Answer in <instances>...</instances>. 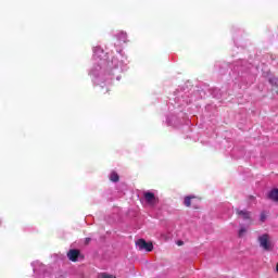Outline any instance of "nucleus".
<instances>
[{"label":"nucleus","mask_w":278,"mask_h":278,"mask_svg":"<svg viewBox=\"0 0 278 278\" xmlns=\"http://www.w3.org/2000/svg\"><path fill=\"white\" fill-rule=\"evenodd\" d=\"M105 49L106 52L101 46L93 48V66L89 71L94 86H99L103 94L110 91L114 77H116L117 81H121V73L127 71L128 63L121 46L114 45Z\"/></svg>","instance_id":"f257e3e1"},{"label":"nucleus","mask_w":278,"mask_h":278,"mask_svg":"<svg viewBox=\"0 0 278 278\" xmlns=\"http://www.w3.org/2000/svg\"><path fill=\"white\" fill-rule=\"evenodd\" d=\"M199 99V91H192L188 87L178 88L174 92V112L166 116L167 127H179L186 125L190 129V118L186 116L184 109L192 101Z\"/></svg>","instance_id":"f03ea898"},{"label":"nucleus","mask_w":278,"mask_h":278,"mask_svg":"<svg viewBox=\"0 0 278 278\" xmlns=\"http://www.w3.org/2000/svg\"><path fill=\"white\" fill-rule=\"evenodd\" d=\"M230 76L232 77V79H235V81H238V79H244V77H249V71H251V63H249L247 60H238L230 65Z\"/></svg>","instance_id":"7ed1b4c3"},{"label":"nucleus","mask_w":278,"mask_h":278,"mask_svg":"<svg viewBox=\"0 0 278 278\" xmlns=\"http://www.w3.org/2000/svg\"><path fill=\"white\" fill-rule=\"evenodd\" d=\"M35 278H47L51 277V271H48L47 265L40 263L39 261H35L30 264Z\"/></svg>","instance_id":"20e7f679"},{"label":"nucleus","mask_w":278,"mask_h":278,"mask_svg":"<svg viewBox=\"0 0 278 278\" xmlns=\"http://www.w3.org/2000/svg\"><path fill=\"white\" fill-rule=\"evenodd\" d=\"M136 245L138 247L139 251H147L148 253L153 251V243L147 242L144 239H139L136 241Z\"/></svg>","instance_id":"39448f33"},{"label":"nucleus","mask_w":278,"mask_h":278,"mask_svg":"<svg viewBox=\"0 0 278 278\" xmlns=\"http://www.w3.org/2000/svg\"><path fill=\"white\" fill-rule=\"evenodd\" d=\"M260 247L265 251H270V236L268 233H264L258 237Z\"/></svg>","instance_id":"423d86ee"},{"label":"nucleus","mask_w":278,"mask_h":278,"mask_svg":"<svg viewBox=\"0 0 278 278\" xmlns=\"http://www.w3.org/2000/svg\"><path fill=\"white\" fill-rule=\"evenodd\" d=\"M143 199L146 201V203H148V205H156L157 204V199L155 198V193L151 192V191H146L143 193Z\"/></svg>","instance_id":"0eeeda50"},{"label":"nucleus","mask_w":278,"mask_h":278,"mask_svg":"<svg viewBox=\"0 0 278 278\" xmlns=\"http://www.w3.org/2000/svg\"><path fill=\"white\" fill-rule=\"evenodd\" d=\"M67 257L71 262H79L81 260V252L77 249H72L67 252Z\"/></svg>","instance_id":"6e6552de"},{"label":"nucleus","mask_w":278,"mask_h":278,"mask_svg":"<svg viewBox=\"0 0 278 278\" xmlns=\"http://www.w3.org/2000/svg\"><path fill=\"white\" fill-rule=\"evenodd\" d=\"M114 36L118 40V42H127V34L125 31L119 30Z\"/></svg>","instance_id":"1a4fd4ad"},{"label":"nucleus","mask_w":278,"mask_h":278,"mask_svg":"<svg viewBox=\"0 0 278 278\" xmlns=\"http://www.w3.org/2000/svg\"><path fill=\"white\" fill-rule=\"evenodd\" d=\"M237 214L240 218H243V220H251V212L249 211L237 210Z\"/></svg>","instance_id":"9d476101"},{"label":"nucleus","mask_w":278,"mask_h":278,"mask_svg":"<svg viewBox=\"0 0 278 278\" xmlns=\"http://www.w3.org/2000/svg\"><path fill=\"white\" fill-rule=\"evenodd\" d=\"M268 199L278 203V189H273L271 191H269Z\"/></svg>","instance_id":"9b49d317"},{"label":"nucleus","mask_w":278,"mask_h":278,"mask_svg":"<svg viewBox=\"0 0 278 278\" xmlns=\"http://www.w3.org/2000/svg\"><path fill=\"white\" fill-rule=\"evenodd\" d=\"M118 179H119V176L116 172H112L110 174V180L113 181V184H116L118 182Z\"/></svg>","instance_id":"f8f14e48"},{"label":"nucleus","mask_w":278,"mask_h":278,"mask_svg":"<svg viewBox=\"0 0 278 278\" xmlns=\"http://www.w3.org/2000/svg\"><path fill=\"white\" fill-rule=\"evenodd\" d=\"M184 205H186V207H190V205H192V197L187 195L184 200Z\"/></svg>","instance_id":"ddd939ff"},{"label":"nucleus","mask_w":278,"mask_h":278,"mask_svg":"<svg viewBox=\"0 0 278 278\" xmlns=\"http://www.w3.org/2000/svg\"><path fill=\"white\" fill-rule=\"evenodd\" d=\"M269 84L271 86H276L278 88V78L277 77H270L269 78Z\"/></svg>","instance_id":"4468645a"},{"label":"nucleus","mask_w":278,"mask_h":278,"mask_svg":"<svg viewBox=\"0 0 278 278\" xmlns=\"http://www.w3.org/2000/svg\"><path fill=\"white\" fill-rule=\"evenodd\" d=\"M245 233H247V228L244 226H242L239 229V238H242Z\"/></svg>","instance_id":"2eb2a0df"},{"label":"nucleus","mask_w":278,"mask_h":278,"mask_svg":"<svg viewBox=\"0 0 278 278\" xmlns=\"http://www.w3.org/2000/svg\"><path fill=\"white\" fill-rule=\"evenodd\" d=\"M98 278H116L115 276H112L110 274L102 273L98 276Z\"/></svg>","instance_id":"dca6fc26"},{"label":"nucleus","mask_w":278,"mask_h":278,"mask_svg":"<svg viewBox=\"0 0 278 278\" xmlns=\"http://www.w3.org/2000/svg\"><path fill=\"white\" fill-rule=\"evenodd\" d=\"M260 220H261V223H265L266 222V213H265V211H263L261 213Z\"/></svg>","instance_id":"f3484780"},{"label":"nucleus","mask_w":278,"mask_h":278,"mask_svg":"<svg viewBox=\"0 0 278 278\" xmlns=\"http://www.w3.org/2000/svg\"><path fill=\"white\" fill-rule=\"evenodd\" d=\"M213 96H214L216 99H220V90L215 89V90L213 91Z\"/></svg>","instance_id":"a211bd4d"},{"label":"nucleus","mask_w":278,"mask_h":278,"mask_svg":"<svg viewBox=\"0 0 278 278\" xmlns=\"http://www.w3.org/2000/svg\"><path fill=\"white\" fill-rule=\"evenodd\" d=\"M91 240H92L91 238H86L85 239V244H89Z\"/></svg>","instance_id":"6ab92c4d"},{"label":"nucleus","mask_w":278,"mask_h":278,"mask_svg":"<svg viewBox=\"0 0 278 278\" xmlns=\"http://www.w3.org/2000/svg\"><path fill=\"white\" fill-rule=\"evenodd\" d=\"M177 244L178 247H181L184 244V241H178Z\"/></svg>","instance_id":"aec40b11"},{"label":"nucleus","mask_w":278,"mask_h":278,"mask_svg":"<svg viewBox=\"0 0 278 278\" xmlns=\"http://www.w3.org/2000/svg\"><path fill=\"white\" fill-rule=\"evenodd\" d=\"M206 110H210V105H208V106H206Z\"/></svg>","instance_id":"412c9836"}]
</instances>
